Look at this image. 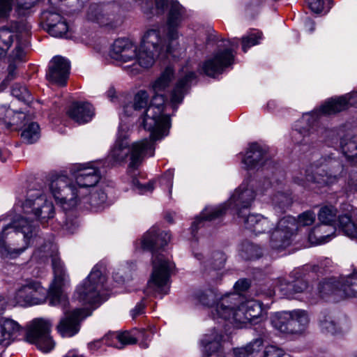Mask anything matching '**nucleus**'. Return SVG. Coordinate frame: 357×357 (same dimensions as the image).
I'll return each instance as SVG.
<instances>
[{
  "label": "nucleus",
  "mask_w": 357,
  "mask_h": 357,
  "mask_svg": "<svg viewBox=\"0 0 357 357\" xmlns=\"http://www.w3.org/2000/svg\"><path fill=\"white\" fill-rule=\"evenodd\" d=\"M39 258L52 259V266L54 272V280L49 289L41 286L39 282L34 280L26 281L15 293V300L22 306L40 305L48 298L50 305L56 306L66 305L67 298L63 293L62 288L65 286L68 275L63 263L56 254V247L51 241L40 245L34 252Z\"/></svg>",
  "instance_id": "1"
},
{
  "label": "nucleus",
  "mask_w": 357,
  "mask_h": 357,
  "mask_svg": "<svg viewBox=\"0 0 357 357\" xmlns=\"http://www.w3.org/2000/svg\"><path fill=\"white\" fill-rule=\"evenodd\" d=\"M84 181L75 180L67 183L66 180H50V190L64 211L75 208L79 202V197L87 192L90 193L89 204L91 209L99 210L107 200L105 180H97L94 183Z\"/></svg>",
  "instance_id": "2"
},
{
  "label": "nucleus",
  "mask_w": 357,
  "mask_h": 357,
  "mask_svg": "<svg viewBox=\"0 0 357 357\" xmlns=\"http://www.w3.org/2000/svg\"><path fill=\"white\" fill-rule=\"evenodd\" d=\"M169 241V234L160 231L156 227H151L143 236L142 248L152 252L153 271L146 289L149 294H167L168 292L169 288L167 286L174 265L163 255L158 253V251L163 248Z\"/></svg>",
  "instance_id": "3"
},
{
  "label": "nucleus",
  "mask_w": 357,
  "mask_h": 357,
  "mask_svg": "<svg viewBox=\"0 0 357 357\" xmlns=\"http://www.w3.org/2000/svg\"><path fill=\"white\" fill-rule=\"evenodd\" d=\"M42 241L38 227L27 218L17 217L5 226L0 234V256L15 259L30 245H40Z\"/></svg>",
  "instance_id": "4"
},
{
  "label": "nucleus",
  "mask_w": 357,
  "mask_h": 357,
  "mask_svg": "<svg viewBox=\"0 0 357 357\" xmlns=\"http://www.w3.org/2000/svg\"><path fill=\"white\" fill-rule=\"evenodd\" d=\"M174 77V70L171 66H167L160 74L159 77L152 84V89L155 93L146 110V117L144 119L146 128L162 132L169 123V116L164 114V105L165 97L161 93L169 87Z\"/></svg>",
  "instance_id": "5"
},
{
  "label": "nucleus",
  "mask_w": 357,
  "mask_h": 357,
  "mask_svg": "<svg viewBox=\"0 0 357 357\" xmlns=\"http://www.w3.org/2000/svg\"><path fill=\"white\" fill-rule=\"evenodd\" d=\"M154 141L151 138L144 139L133 143L129 149L127 131L123 130L122 126H121L116 142L111 150L109 158L114 162H121L124 161L128 153H130L128 172H135L141 165L145 156L153 155V142Z\"/></svg>",
  "instance_id": "6"
},
{
  "label": "nucleus",
  "mask_w": 357,
  "mask_h": 357,
  "mask_svg": "<svg viewBox=\"0 0 357 357\" xmlns=\"http://www.w3.org/2000/svg\"><path fill=\"white\" fill-rule=\"evenodd\" d=\"M319 291L322 297L331 296L335 301L357 297V271L346 277L324 280L319 283Z\"/></svg>",
  "instance_id": "7"
},
{
  "label": "nucleus",
  "mask_w": 357,
  "mask_h": 357,
  "mask_svg": "<svg viewBox=\"0 0 357 357\" xmlns=\"http://www.w3.org/2000/svg\"><path fill=\"white\" fill-rule=\"evenodd\" d=\"M309 322L308 314L303 310L277 312L271 317L273 327L287 334H303L307 329Z\"/></svg>",
  "instance_id": "8"
},
{
  "label": "nucleus",
  "mask_w": 357,
  "mask_h": 357,
  "mask_svg": "<svg viewBox=\"0 0 357 357\" xmlns=\"http://www.w3.org/2000/svg\"><path fill=\"white\" fill-rule=\"evenodd\" d=\"M242 163L243 168L251 173L268 172L274 167V162L269 158L267 149L257 142L249 145Z\"/></svg>",
  "instance_id": "9"
},
{
  "label": "nucleus",
  "mask_w": 357,
  "mask_h": 357,
  "mask_svg": "<svg viewBox=\"0 0 357 357\" xmlns=\"http://www.w3.org/2000/svg\"><path fill=\"white\" fill-rule=\"evenodd\" d=\"M105 278L95 266L83 284L77 289L78 299L84 303L96 304L100 301V292L103 287Z\"/></svg>",
  "instance_id": "10"
},
{
  "label": "nucleus",
  "mask_w": 357,
  "mask_h": 357,
  "mask_svg": "<svg viewBox=\"0 0 357 357\" xmlns=\"http://www.w3.org/2000/svg\"><path fill=\"white\" fill-rule=\"evenodd\" d=\"M52 324L42 318L32 321L27 332L26 340L35 344L43 352H49L54 347V342L50 336Z\"/></svg>",
  "instance_id": "11"
},
{
  "label": "nucleus",
  "mask_w": 357,
  "mask_h": 357,
  "mask_svg": "<svg viewBox=\"0 0 357 357\" xmlns=\"http://www.w3.org/2000/svg\"><path fill=\"white\" fill-rule=\"evenodd\" d=\"M88 310L76 308L72 311L65 312L56 329L62 337H71L77 334L80 330L81 322L89 315Z\"/></svg>",
  "instance_id": "12"
},
{
  "label": "nucleus",
  "mask_w": 357,
  "mask_h": 357,
  "mask_svg": "<svg viewBox=\"0 0 357 357\" xmlns=\"http://www.w3.org/2000/svg\"><path fill=\"white\" fill-rule=\"evenodd\" d=\"M35 196L36 198L33 199H26L22 206L25 213H33L41 224H44L54 217V206L52 202L47 200L40 192H37Z\"/></svg>",
  "instance_id": "13"
},
{
  "label": "nucleus",
  "mask_w": 357,
  "mask_h": 357,
  "mask_svg": "<svg viewBox=\"0 0 357 357\" xmlns=\"http://www.w3.org/2000/svg\"><path fill=\"white\" fill-rule=\"evenodd\" d=\"M234 58L235 56L231 49L220 50L205 61L202 65V71L209 77H215L233 65Z\"/></svg>",
  "instance_id": "14"
},
{
  "label": "nucleus",
  "mask_w": 357,
  "mask_h": 357,
  "mask_svg": "<svg viewBox=\"0 0 357 357\" xmlns=\"http://www.w3.org/2000/svg\"><path fill=\"white\" fill-rule=\"evenodd\" d=\"M296 230L294 218L287 217L281 219L278 227L271 236V248L275 250H282L288 247L291 243V237Z\"/></svg>",
  "instance_id": "15"
},
{
  "label": "nucleus",
  "mask_w": 357,
  "mask_h": 357,
  "mask_svg": "<svg viewBox=\"0 0 357 357\" xmlns=\"http://www.w3.org/2000/svg\"><path fill=\"white\" fill-rule=\"evenodd\" d=\"M306 176L317 178L326 176L328 178L346 177L347 172L338 161H330L327 163L312 164L306 169Z\"/></svg>",
  "instance_id": "16"
},
{
  "label": "nucleus",
  "mask_w": 357,
  "mask_h": 357,
  "mask_svg": "<svg viewBox=\"0 0 357 357\" xmlns=\"http://www.w3.org/2000/svg\"><path fill=\"white\" fill-rule=\"evenodd\" d=\"M255 198L253 189L243 184L235 190L227 203L228 206H232L236 210L238 216H243V213L251 206Z\"/></svg>",
  "instance_id": "17"
},
{
  "label": "nucleus",
  "mask_w": 357,
  "mask_h": 357,
  "mask_svg": "<svg viewBox=\"0 0 357 357\" xmlns=\"http://www.w3.org/2000/svg\"><path fill=\"white\" fill-rule=\"evenodd\" d=\"M70 63L61 56H54L50 62L47 79L58 85L64 86L68 77Z\"/></svg>",
  "instance_id": "18"
},
{
  "label": "nucleus",
  "mask_w": 357,
  "mask_h": 357,
  "mask_svg": "<svg viewBox=\"0 0 357 357\" xmlns=\"http://www.w3.org/2000/svg\"><path fill=\"white\" fill-rule=\"evenodd\" d=\"M181 71L183 75L177 81L170 95V103L174 109L183 102L185 94L197 77L193 71L187 68H183Z\"/></svg>",
  "instance_id": "19"
},
{
  "label": "nucleus",
  "mask_w": 357,
  "mask_h": 357,
  "mask_svg": "<svg viewBox=\"0 0 357 357\" xmlns=\"http://www.w3.org/2000/svg\"><path fill=\"white\" fill-rule=\"evenodd\" d=\"M169 40V44L165 45L160 31L158 29H149L145 33L141 45L165 56L167 54H172L173 52L172 44L174 40Z\"/></svg>",
  "instance_id": "20"
},
{
  "label": "nucleus",
  "mask_w": 357,
  "mask_h": 357,
  "mask_svg": "<svg viewBox=\"0 0 357 357\" xmlns=\"http://www.w3.org/2000/svg\"><path fill=\"white\" fill-rule=\"evenodd\" d=\"M186 17L185 9L177 1H172L167 17V36L170 40L178 38L177 28Z\"/></svg>",
  "instance_id": "21"
},
{
  "label": "nucleus",
  "mask_w": 357,
  "mask_h": 357,
  "mask_svg": "<svg viewBox=\"0 0 357 357\" xmlns=\"http://www.w3.org/2000/svg\"><path fill=\"white\" fill-rule=\"evenodd\" d=\"M137 47L127 38L116 40L109 52L111 58L116 61L127 62L135 59Z\"/></svg>",
  "instance_id": "22"
},
{
  "label": "nucleus",
  "mask_w": 357,
  "mask_h": 357,
  "mask_svg": "<svg viewBox=\"0 0 357 357\" xmlns=\"http://www.w3.org/2000/svg\"><path fill=\"white\" fill-rule=\"evenodd\" d=\"M354 99H357V92L349 96L329 99L321 106L319 112L324 115L335 114L347 109L349 105H354Z\"/></svg>",
  "instance_id": "23"
},
{
  "label": "nucleus",
  "mask_w": 357,
  "mask_h": 357,
  "mask_svg": "<svg viewBox=\"0 0 357 357\" xmlns=\"http://www.w3.org/2000/svg\"><path fill=\"white\" fill-rule=\"evenodd\" d=\"M67 114L78 124L90 121L94 115L93 107L87 102H74L69 107Z\"/></svg>",
  "instance_id": "24"
},
{
  "label": "nucleus",
  "mask_w": 357,
  "mask_h": 357,
  "mask_svg": "<svg viewBox=\"0 0 357 357\" xmlns=\"http://www.w3.org/2000/svg\"><path fill=\"white\" fill-rule=\"evenodd\" d=\"M149 99V96L146 91H139L135 94L134 97L133 107H135V109H137L138 112H140L142 109H145L144 112H143V116H142V121L141 124L143 126L145 130H147L150 132V138H151L153 140H158L162 138L164 136L167 135V130L170 126V122L169 123L168 126H167L165 128H164L162 132H158V133H157L158 132L155 130V134L153 133V130H151L145 128L144 124V119L146 117V110L149 107V105L148 106Z\"/></svg>",
  "instance_id": "25"
},
{
  "label": "nucleus",
  "mask_w": 357,
  "mask_h": 357,
  "mask_svg": "<svg viewBox=\"0 0 357 357\" xmlns=\"http://www.w3.org/2000/svg\"><path fill=\"white\" fill-rule=\"evenodd\" d=\"M239 294L232 293L222 296L217 303L215 311L218 315L225 319L230 320L232 312L241 303Z\"/></svg>",
  "instance_id": "26"
},
{
  "label": "nucleus",
  "mask_w": 357,
  "mask_h": 357,
  "mask_svg": "<svg viewBox=\"0 0 357 357\" xmlns=\"http://www.w3.org/2000/svg\"><path fill=\"white\" fill-rule=\"evenodd\" d=\"M22 331L20 325L15 320L1 317H0V344H10L17 339Z\"/></svg>",
  "instance_id": "27"
},
{
  "label": "nucleus",
  "mask_w": 357,
  "mask_h": 357,
  "mask_svg": "<svg viewBox=\"0 0 357 357\" xmlns=\"http://www.w3.org/2000/svg\"><path fill=\"white\" fill-rule=\"evenodd\" d=\"M42 19L45 21L47 31L49 34H59L53 27L59 25L60 31L68 30V25L64 18L58 13L52 10H45L42 13Z\"/></svg>",
  "instance_id": "28"
},
{
  "label": "nucleus",
  "mask_w": 357,
  "mask_h": 357,
  "mask_svg": "<svg viewBox=\"0 0 357 357\" xmlns=\"http://www.w3.org/2000/svg\"><path fill=\"white\" fill-rule=\"evenodd\" d=\"M70 172L71 176L75 178L88 176H96L101 178L103 176L102 170L91 163L73 165L70 167Z\"/></svg>",
  "instance_id": "29"
},
{
  "label": "nucleus",
  "mask_w": 357,
  "mask_h": 357,
  "mask_svg": "<svg viewBox=\"0 0 357 357\" xmlns=\"http://www.w3.org/2000/svg\"><path fill=\"white\" fill-rule=\"evenodd\" d=\"M15 1V0H0V22L8 17ZM39 0H29L28 2L18 3L17 10L21 13L24 10H29Z\"/></svg>",
  "instance_id": "30"
},
{
  "label": "nucleus",
  "mask_w": 357,
  "mask_h": 357,
  "mask_svg": "<svg viewBox=\"0 0 357 357\" xmlns=\"http://www.w3.org/2000/svg\"><path fill=\"white\" fill-rule=\"evenodd\" d=\"M221 340L222 336L215 335L213 340H206L202 357H225Z\"/></svg>",
  "instance_id": "31"
},
{
  "label": "nucleus",
  "mask_w": 357,
  "mask_h": 357,
  "mask_svg": "<svg viewBox=\"0 0 357 357\" xmlns=\"http://www.w3.org/2000/svg\"><path fill=\"white\" fill-rule=\"evenodd\" d=\"M160 55L158 52L140 45L138 51H136L135 59H137L139 66L144 68H148L153 65L155 59Z\"/></svg>",
  "instance_id": "32"
},
{
  "label": "nucleus",
  "mask_w": 357,
  "mask_h": 357,
  "mask_svg": "<svg viewBox=\"0 0 357 357\" xmlns=\"http://www.w3.org/2000/svg\"><path fill=\"white\" fill-rule=\"evenodd\" d=\"M0 119H2L10 128L13 125L20 126L26 119V115L22 112H15L12 109L0 108Z\"/></svg>",
  "instance_id": "33"
},
{
  "label": "nucleus",
  "mask_w": 357,
  "mask_h": 357,
  "mask_svg": "<svg viewBox=\"0 0 357 357\" xmlns=\"http://www.w3.org/2000/svg\"><path fill=\"white\" fill-rule=\"evenodd\" d=\"M226 262L225 254L220 250H213L209 252L204 260L205 268L212 270H220L225 266Z\"/></svg>",
  "instance_id": "34"
},
{
  "label": "nucleus",
  "mask_w": 357,
  "mask_h": 357,
  "mask_svg": "<svg viewBox=\"0 0 357 357\" xmlns=\"http://www.w3.org/2000/svg\"><path fill=\"white\" fill-rule=\"evenodd\" d=\"M240 255L245 260H255L261 257L262 250L259 245L245 241L241 244Z\"/></svg>",
  "instance_id": "35"
},
{
  "label": "nucleus",
  "mask_w": 357,
  "mask_h": 357,
  "mask_svg": "<svg viewBox=\"0 0 357 357\" xmlns=\"http://www.w3.org/2000/svg\"><path fill=\"white\" fill-rule=\"evenodd\" d=\"M262 344V339L257 338L245 347L234 349L233 353L235 357H252L254 354L259 351Z\"/></svg>",
  "instance_id": "36"
},
{
  "label": "nucleus",
  "mask_w": 357,
  "mask_h": 357,
  "mask_svg": "<svg viewBox=\"0 0 357 357\" xmlns=\"http://www.w3.org/2000/svg\"><path fill=\"white\" fill-rule=\"evenodd\" d=\"M341 146L347 160L354 165L357 164V136L348 140L343 139Z\"/></svg>",
  "instance_id": "37"
},
{
  "label": "nucleus",
  "mask_w": 357,
  "mask_h": 357,
  "mask_svg": "<svg viewBox=\"0 0 357 357\" xmlns=\"http://www.w3.org/2000/svg\"><path fill=\"white\" fill-rule=\"evenodd\" d=\"M227 208V203L213 208H205L202 211V223L205 221L211 222L221 219L225 215Z\"/></svg>",
  "instance_id": "38"
},
{
  "label": "nucleus",
  "mask_w": 357,
  "mask_h": 357,
  "mask_svg": "<svg viewBox=\"0 0 357 357\" xmlns=\"http://www.w3.org/2000/svg\"><path fill=\"white\" fill-rule=\"evenodd\" d=\"M40 136V127L36 122H31L26 125L21 132V137L28 144L37 142Z\"/></svg>",
  "instance_id": "39"
},
{
  "label": "nucleus",
  "mask_w": 357,
  "mask_h": 357,
  "mask_svg": "<svg viewBox=\"0 0 357 357\" xmlns=\"http://www.w3.org/2000/svg\"><path fill=\"white\" fill-rule=\"evenodd\" d=\"M339 215H337V210L333 206H325L322 207L318 214L320 222L325 225H333Z\"/></svg>",
  "instance_id": "40"
},
{
  "label": "nucleus",
  "mask_w": 357,
  "mask_h": 357,
  "mask_svg": "<svg viewBox=\"0 0 357 357\" xmlns=\"http://www.w3.org/2000/svg\"><path fill=\"white\" fill-rule=\"evenodd\" d=\"M15 34L9 29H0V56L4 55L13 43Z\"/></svg>",
  "instance_id": "41"
},
{
  "label": "nucleus",
  "mask_w": 357,
  "mask_h": 357,
  "mask_svg": "<svg viewBox=\"0 0 357 357\" xmlns=\"http://www.w3.org/2000/svg\"><path fill=\"white\" fill-rule=\"evenodd\" d=\"M320 327L322 332L330 334H335L339 331V326L334 319V317L330 314H324L319 321Z\"/></svg>",
  "instance_id": "42"
},
{
  "label": "nucleus",
  "mask_w": 357,
  "mask_h": 357,
  "mask_svg": "<svg viewBox=\"0 0 357 357\" xmlns=\"http://www.w3.org/2000/svg\"><path fill=\"white\" fill-rule=\"evenodd\" d=\"M247 316L250 317V321L259 318L262 313V303L256 300H250L244 302Z\"/></svg>",
  "instance_id": "43"
},
{
  "label": "nucleus",
  "mask_w": 357,
  "mask_h": 357,
  "mask_svg": "<svg viewBox=\"0 0 357 357\" xmlns=\"http://www.w3.org/2000/svg\"><path fill=\"white\" fill-rule=\"evenodd\" d=\"M247 314L244 302L240 303L232 312L230 320H232L237 324H247L251 322L250 317Z\"/></svg>",
  "instance_id": "44"
},
{
  "label": "nucleus",
  "mask_w": 357,
  "mask_h": 357,
  "mask_svg": "<svg viewBox=\"0 0 357 357\" xmlns=\"http://www.w3.org/2000/svg\"><path fill=\"white\" fill-rule=\"evenodd\" d=\"M11 93L17 99L25 103H29L33 99L26 86L20 84H15L13 86Z\"/></svg>",
  "instance_id": "45"
},
{
  "label": "nucleus",
  "mask_w": 357,
  "mask_h": 357,
  "mask_svg": "<svg viewBox=\"0 0 357 357\" xmlns=\"http://www.w3.org/2000/svg\"><path fill=\"white\" fill-rule=\"evenodd\" d=\"M261 36L262 33L260 31H255L243 36L241 38L243 51L246 52L250 47L257 45Z\"/></svg>",
  "instance_id": "46"
},
{
  "label": "nucleus",
  "mask_w": 357,
  "mask_h": 357,
  "mask_svg": "<svg viewBox=\"0 0 357 357\" xmlns=\"http://www.w3.org/2000/svg\"><path fill=\"white\" fill-rule=\"evenodd\" d=\"M133 190L139 194H144L152 192L154 189L155 182L153 180H132Z\"/></svg>",
  "instance_id": "47"
},
{
  "label": "nucleus",
  "mask_w": 357,
  "mask_h": 357,
  "mask_svg": "<svg viewBox=\"0 0 357 357\" xmlns=\"http://www.w3.org/2000/svg\"><path fill=\"white\" fill-rule=\"evenodd\" d=\"M201 224V218L199 217H197L195 220V221L192 223L191 227H190V232L192 235V247L193 249V253L195 255V257L199 259V254L196 253L194 250L195 247L198 245L199 236V225Z\"/></svg>",
  "instance_id": "48"
},
{
  "label": "nucleus",
  "mask_w": 357,
  "mask_h": 357,
  "mask_svg": "<svg viewBox=\"0 0 357 357\" xmlns=\"http://www.w3.org/2000/svg\"><path fill=\"white\" fill-rule=\"evenodd\" d=\"M258 220L255 225L253 229L250 231L255 234L264 233L271 229L272 224L270 223L268 220L260 215L258 217Z\"/></svg>",
  "instance_id": "49"
},
{
  "label": "nucleus",
  "mask_w": 357,
  "mask_h": 357,
  "mask_svg": "<svg viewBox=\"0 0 357 357\" xmlns=\"http://www.w3.org/2000/svg\"><path fill=\"white\" fill-rule=\"evenodd\" d=\"M315 220V214L312 211H307L298 216L297 222L295 220L296 229L301 226L311 225Z\"/></svg>",
  "instance_id": "50"
},
{
  "label": "nucleus",
  "mask_w": 357,
  "mask_h": 357,
  "mask_svg": "<svg viewBox=\"0 0 357 357\" xmlns=\"http://www.w3.org/2000/svg\"><path fill=\"white\" fill-rule=\"evenodd\" d=\"M323 229V226H317L310 231L308 235V239L312 244L321 243L324 242V238L328 237V235H322Z\"/></svg>",
  "instance_id": "51"
},
{
  "label": "nucleus",
  "mask_w": 357,
  "mask_h": 357,
  "mask_svg": "<svg viewBox=\"0 0 357 357\" xmlns=\"http://www.w3.org/2000/svg\"><path fill=\"white\" fill-rule=\"evenodd\" d=\"M293 289L291 282H287L284 279L280 280L279 284L275 287V291L280 292L282 296L289 298L293 297Z\"/></svg>",
  "instance_id": "52"
},
{
  "label": "nucleus",
  "mask_w": 357,
  "mask_h": 357,
  "mask_svg": "<svg viewBox=\"0 0 357 357\" xmlns=\"http://www.w3.org/2000/svg\"><path fill=\"white\" fill-rule=\"evenodd\" d=\"M217 300L216 294L212 289L207 290L202 294V305L213 307L217 304Z\"/></svg>",
  "instance_id": "53"
},
{
  "label": "nucleus",
  "mask_w": 357,
  "mask_h": 357,
  "mask_svg": "<svg viewBox=\"0 0 357 357\" xmlns=\"http://www.w3.org/2000/svg\"><path fill=\"white\" fill-rule=\"evenodd\" d=\"M260 215L259 214H249L248 215H246L245 211L243 213V216H238L240 218L243 220V222L244 224V226L245 229L251 231L252 229H253L255 225L258 220V217H259Z\"/></svg>",
  "instance_id": "54"
},
{
  "label": "nucleus",
  "mask_w": 357,
  "mask_h": 357,
  "mask_svg": "<svg viewBox=\"0 0 357 357\" xmlns=\"http://www.w3.org/2000/svg\"><path fill=\"white\" fill-rule=\"evenodd\" d=\"M16 28H17V31L20 34V36H17V40H22V39L25 40L29 36V31L31 29V26L28 22H26L25 21H21V22H18Z\"/></svg>",
  "instance_id": "55"
},
{
  "label": "nucleus",
  "mask_w": 357,
  "mask_h": 357,
  "mask_svg": "<svg viewBox=\"0 0 357 357\" xmlns=\"http://www.w3.org/2000/svg\"><path fill=\"white\" fill-rule=\"evenodd\" d=\"M116 338L123 346L137 342V340L128 331L117 335Z\"/></svg>",
  "instance_id": "56"
},
{
  "label": "nucleus",
  "mask_w": 357,
  "mask_h": 357,
  "mask_svg": "<svg viewBox=\"0 0 357 357\" xmlns=\"http://www.w3.org/2000/svg\"><path fill=\"white\" fill-rule=\"evenodd\" d=\"M283 354L284 352L281 349L273 345L266 347L264 351V357H282Z\"/></svg>",
  "instance_id": "57"
},
{
  "label": "nucleus",
  "mask_w": 357,
  "mask_h": 357,
  "mask_svg": "<svg viewBox=\"0 0 357 357\" xmlns=\"http://www.w3.org/2000/svg\"><path fill=\"white\" fill-rule=\"evenodd\" d=\"M21 40H17L15 50L12 52L10 55L13 61H21L23 60L25 53L20 45Z\"/></svg>",
  "instance_id": "58"
},
{
  "label": "nucleus",
  "mask_w": 357,
  "mask_h": 357,
  "mask_svg": "<svg viewBox=\"0 0 357 357\" xmlns=\"http://www.w3.org/2000/svg\"><path fill=\"white\" fill-rule=\"evenodd\" d=\"M309 8L315 13H320L324 10L323 0H308Z\"/></svg>",
  "instance_id": "59"
},
{
  "label": "nucleus",
  "mask_w": 357,
  "mask_h": 357,
  "mask_svg": "<svg viewBox=\"0 0 357 357\" xmlns=\"http://www.w3.org/2000/svg\"><path fill=\"white\" fill-rule=\"evenodd\" d=\"M205 34L206 36V43H214L219 40L218 36L215 34V31L210 25L204 26Z\"/></svg>",
  "instance_id": "60"
},
{
  "label": "nucleus",
  "mask_w": 357,
  "mask_h": 357,
  "mask_svg": "<svg viewBox=\"0 0 357 357\" xmlns=\"http://www.w3.org/2000/svg\"><path fill=\"white\" fill-rule=\"evenodd\" d=\"M294 287L292 289L293 295L296 293H301L305 290L307 287V284L303 280H297L291 282Z\"/></svg>",
  "instance_id": "61"
},
{
  "label": "nucleus",
  "mask_w": 357,
  "mask_h": 357,
  "mask_svg": "<svg viewBox=\"0 0 357 357\" xmlns=\"http://www.w3.org/2000/svg\"><path fill=\"white\" fill-rule=\"evenodd\" d=\"M250 287V282L247 279H241L238 280L235 285L234 289L236 291H245Z\"/></svg>",
  "instance_id": "62"
},
{
  "label": "nucleus",
  "mask_w": 357,
  "mask_h": 357,
  "mask_svg": "<svg viewBox=\"0 0 357 357\" xmlns=\"http://www.w3.org/2000/svg\"><path fill=\"white\" fill-rule=\"evenodd\" d=\"M145 304L141 301L137 304L135 307L131 311V315L133 319L142 314L144 312Z\"/></svg>",
  "instance_id": "63"
},
{
  "label": "nucleus",
  "mask_w": 357,
  "mask_h": 357,
  "mask_svg": "<svg viewBox=\"0 0 357 357\" xmlns=\"http://www.w3.org/2000/svg\"><path fill=\"white\" fill-rule=\"evenodd\" d=\"M132 106H134L133 102L126 104L123 106L124 114L128 116H132L134 115V112H138L137 109H135V107Z\"/></svg>",
  "instance_id": "64"
}]
</instances>
